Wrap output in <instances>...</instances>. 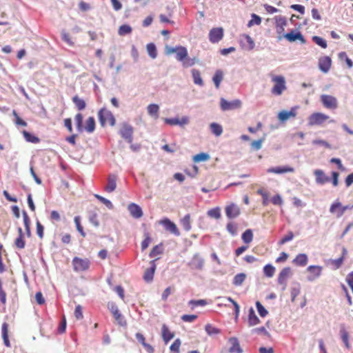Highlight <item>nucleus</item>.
Segmentation results:
<instances>
[{"label": "nucleus", "mask_w": 353, "mask_h": 353, "mask_svg": "<svg viewBox=\"0 0 353 353\" xmlns=\"http://www.w3.org/2000/svg\"><path fill=\"white\" fill-rule=\"evenodd\" d=\"M223 76L221 70H216L212 78L213 82L217 89L220 87V83L223 80Z\"/></svg>", "instance_id": "40"}, {"label": "nucleus", "mask_w": 353, "mask_h": 353, "mask_svg": "<svg viewBox=\"0 0 353 353\" xmlns=\"http://www.w3.org/2000/svg\"><path fill=\"white\" fill-rule=\"evenodd\" d=\"M330 212L336 216L337 218L341 217L344 214L343 205L339 200L333 202L330 207Z\"/></svg>", "instance_id": "13"}, {"label": "nucleus", "mask_w": 353, "mask_h": 353, "mask_svg": "<svg viewBox=\"0 0 353 353\" xmlns=\"http://www.w3.org/2000/svg\"><path fill=\"white\" fill-rule=\"evenodd\" d=\"M323 268L319 265H310L307 268L308 272L307 279L310 281L318 279L322 272Z\"/></svg>", "instance_id": "11"}, {"label": "nucleus", "mask_w": 353, "mask_h": 353, "mask_svg": "<svg viewBox=\"0 0 353 353\" xmlns=\"http://www.w3.org/2000/svg\"><path fill=\"white\" fill-rule=\"evenodd\" d=\"M296 116V108H292L290 111H281L278 114L279 119L284 122L290 118H294Z\"/></svg>", "instance_id": "21"}, {"label": "nucleus", "mask_w": 353, "mask_h": 353, "mask_svg": "<svg viewBox=\"0 0 353 353\" xmlns=\"http://www.w3.org/2000/svg\"><path fill=\"white\" fill-rule=\"evenodd\" d=\"M205 330L209 335L218 334L220 333L219 329L212 326L210 324H207L205 327Z\"/></svg>", "instance_id": "54"}, {"label": "nucleus", "mask_w": 353, "mask_h": 353, "mask_svg": "<svg viewBox=\"0 0 353 353\" xmlns=\"http://www.w3.org/2000/svg\"><path fill=\"white\" fill-rule=\"evenodd\" d=\"M99 119L101 125L104 126L107 124L114 125L115 124V119L112 113L106 108H101L98 113Z\"/></svg>", "instance_id": "3"}, {"label": "nucleus", "mask_w": 353, "mask_h": 353, "mask_svg": "<svg viewBox=\"0 0 353 353\" xmlns=\"http://www.w3.org/2000/svg\"><path fill=\"white\" fill-rule=\"evenodd\" d=\"M307 256L305 254H299L293 260V263L298 266H305L307 263Z\"/></svg>", "instance_id": "28"}, {"label": "nucleus", "mask_w": 353, "mask_h": 353, "mask_svg": "<svg viewBox=\"0 0 353 353\" xmlns=\"http://www.w3.org/2000/svg\"><path fill=\"white\" fill-rule=\"evenodd\" d=\"M248 322L249 326H254L260 323V320L256 315L254 310L252 307H250L249 310Z\"/></svg>", "instance_id": "27"}, {"label": "nucleus", "mask_w": 353, "mask_h": 353, "mask_svg": "<svg viewBox=\"0 0 353 353\" xmlns=\"http://www.w3.org/2000/svg\"><path fill=\"white\" fill-rule=\"evenodd\" d=\"M133 132V128L130 125L123 123L121 127L119 134L123 139L130 143L132 141Z\"/></svg>", "instance_id": "10"}, {"label": "nucleus", "mask_w": 353, "mask_h": 353, "mask_svg": "<svg viewBox=\"0 0 353 353\" xmlns=\"http://www.w3.org/2000/svg\"><path fill=\"white\" fill-rule=\"evenodd\" d=\"M163 253V245L162 244L155 245L150 252V257H154Z\"/></svg>", "instance_id": "50"}, {"label": "nucleus", "mask_w": 353, "mask_h": 353, "mask_svg": "<svg viewBox=\"0 0 353 353\" xmlns=\"http://www.w3.org/2000/svg\"><path fill=\"white\" fill-rule=\"evenodd\" d=\"M272 81L274 86L272 88V93L275 95H281L286 90L285 79L281 75H272Z\"/></svg>", "instance_id": "2"}, {"label": "nucleus", "mask_w": 353, "mask_h": 353, "mask_svg": "<svg viewBox=\"0 0 353 353\" xmlns=\"http://www.w3.org/2000/svg\"><path fill=\"white\" fill-rule=\"evenodd\" d=\"M261 17H259L258 15H256V14H252V19L248 22V27H251L253 25H259V24H261Z\"/></svg>", "instance_id": "55"}, {"label": "nucleus", "mask_w": 353, "mask_h": 353, "mask_svg": "<svg viewBox=\"0 0 353 353\" xmlns=\"http://www.w3.org/2000/svg\"><path fill=\"white\" fill-rule=\"evenodd\" d=\"M74 221V223H75V225L77 227V230H78V232L81 234V235L82 236L85 237V233L84 232L83 228L82 225H81L80 217L78 216H75Z\"/></svg>", "instance_id": "57"}, {"label": "nucleus", "mask_w": 353, "mask_h": 353, "mask_svg": "<svg viewBox=\"0 0 353 353\" xmlns=\"http://www.w3.org/2000/svg\"><path fill=\"white\" fill-rule=\"evenodd\" d=\"M159 110V105L154 103L150 104L147 108L148 114L152 117H154L156 119L158 117Z\"/></svg>", "instance_id": "39"}, {"label": "nucleus", "mask_w": 353, "mask_h": 353, "mask_svg": "<svg viewBox=\"0 0 353 353\" xmlns=\"http://www.w3.org/2000/svg\"><path fill=\"white\" fill-rule=\"evenodd\" d=\"M190 305L192 306V308L197 306H203L206 305V301L205 300H190L188 303Z\"/></svg>", "instance_id": "62"}, {"label": "nucleus", "mask_w": 353, "mask_h": 353, "mask_svg": "<svg viewBox=\"0 0 353 353\" xmlns=\"http://www.w3.org/2000/svg\"><path fill=\"white\" fill-rule=\"evenodd\" d=\"M314 174L316 176V182L318 184L323 185L330 181V178L325 176L323 171L321 170H316Z\"/></svg>", "instance_id": "25"}, {"label": "nucleus", "mask_w": 353, "mask_h": 353, "mask_svg": "<svg viewBox=\"0 0 353 353\" xmlns=\"http://www.w3.org/2000/svg\"><path fill=\"white\" fill-rule=\"evenodd\" d=\"M290 274H291L290 268L288 267V268H283L279 273V276L278 278L279 283H281V284L285 283Z\"/></svg>", "instance_id": "30"}, {"label": "nucleus", "mask_w": 353, "mask_h": 353, "mask_svg": "<svg viewBox=\"0 0 353 353\" xmlns=\"http://www.w3.org/2000/svg\"><path fill=\"white\" fill-rule=\"evenodd\" d=\"M240 43L242 48L248 50H253L255 46L254 40L246 34L241 36Z\"/></svg>", "instance_id": "16"}, {"label": "nucleus", "mask_w": 353, "mask_h": 353, "mask_svg": "<svg viewBox=\"0 0 353 353\" xmlns=\"http://www.w3.org/2000/svg\"><path fill=\"white\" fill-rule=\"evenodd\" d=\"M165 52L167 54L175 53L176 60L181 62L183 68L192 67L199 62V59L196 57L190 58L188 56L187 48L182 46L176 47L167 46L165 48Z\"/></svg>", "instance_id": "1"}, {"label": "nucleus", "mask_w": 353, "mask_h": 353, "mask_svg": "<svg viewBox=\"0 0 353 353\" xmlns=\"http://www.w3.org/2000/svg\"><path fill=\"white\" fill-rule=\"evenodd\" d=\"M223 29L222 28H214L209 32V40L214 43L223 39Z\"/></svg>", "instance_id": "12"}, {"label": "nucleus", "mask_w": 353, "mask_h": 353, "mask_svg": "<svg viewBox=\"0 0 353 353\" xmlns=\"http://www.w3.org/2000/svg\"><path fill=\"white\" fill-rule=\"evenodd\" d=\"M95 129V120L94 117H90L85 123V130L89 133H92Z\"/></svg>", "instance_id": "36"}, {"label": "nucleus", "mask_w": 353, "mask_h": 353, "mask_svg": "<svg viewBox=\"0 0 353 353\" xmlns=\"http://www.w3.org/2000/svg\"><path fill=\"white\" fill-rule=\"evenodd\" d=\"M181 223L183 229L186 231H190L192 228L191 218L190 214H186L181 220Z\"/></svg>", "instance_id": "37"}, {"label": "nucleus", "mask_w": 353, "mask_h": 353, "mask_svg": "<svg viewBox=\"0 0 353 353\" xmlns=\"http://www.w3.org/2000/svg\"><path fill=\"white\" fill-rule=\"evenodd\" d=\"M155 260H152L150 262V268L145 270L144 274H143V279L149 283L151 282L153 280L154 272L156 270V264H155Z\"/></svg>", "instance_id": "19"}, {"label": "nucleus", "mask_w": 353, "mask_h": 353, "mask_svg": "<svg viewBox=\"0 0 353 353\" xmlns=\"http://www.w3.org/2000/svg\"><path fill=\"white\" fill-rule=\"evenodd\" d=\"M267 172L268 173L281 174H285V173H288V172L292 173L294 172V168L291 166H289V165L278 166V167L270 168L267 170Z\"/></svg>", "instance_id": "18"}, {"label": "nucleus", "mask_w": 353, "mask_h": 353, "mask_svg": "<svg viewBox=\"0 0 353 353\" xmlns=\"http://www.w3.org/2000/svg\"><path fill=\"white\" fill-rule=\"evenodd\" d=\"M75 123L77 125V128L79 132H82L83 127V115L81 113H78L76 114L75 118Z\"/></svg>", "instance_id": "49"}, {"label": "nucleus", "mask_w": 353, "mask_h": 353, "mask_svg": "<svg viewBox=\"0 0 353 353\" xmlns=\"http://www.w3.org/2000/svg\"><path fill=\"white\" fill-rule=\"evenodd\" d=\"M256 307L259 315L261 317H265L268 315V310L262 305V304L259 301L256 302Z\"/></svg>", "instance_id": "53"}, {"label": "nucleus", "mask_w": 353, "mask_h": 353, "mask_svg": "<svg viewBox=\"0 0 353 353\" xmlns=\"http://www.w3.org/2000/svg\"><path fill=\"white\" fill-rule=\"evenodd\" d=\"M221 108L223 111L239 109L241 107L242 103L239 99L228 101L224 99H221Z\"/></svg>", "instance_id": "8"}, {"label": "nucleus", "mask_w": 353, "mask_h": 353, "mask_svg": "<svg viewBox=\"0 0 353 353\" xmlns=\"http://www.w3.org/2000/svg\"><path fill=\"white\" fill-rule=\"evenodd\" d=\"M147 52L152 59H155L157 57V52L156 46L153 43L147 44Z\"/></svg>", "instance_id": "41"}, {"label": "nucleus", "mask_w": 353, "mask_h": 353, "mask_svg": "<svg viewBox=\"0 0 353 353\" xmlns=\"http://www.w3.org/2000/svg\"><path fill=\"white\" fill-rule=\"evenodd\" d=\"M23 223L25 226V230L26 234L28 237L31 236V230H30V219L26 211H23Z\"/></svg>", "instance_id": "32"}, {"label": "nucleus", "mask_w": 353, "mask_h": 353, "mask_svg": "<svg viewBox=\"0 0 353 353\" xmlns=\"http://www.w3.org/2000/svg\"><path fill=\"white\" fill-rule=\"evenodd\" d=\"M72 263L75 272H84L89 269L90 261L87 258L75 256L73 258Z\"/></svg>", "instance_id": "4"}, {"label": "nucleus", "mask_w": 353, "mask_h": 353, "mask_svg": "<svg viewBox=\"0 0 353 353\" xmlns=\"http://www.w3.org/2000/svg\"><path fill=\"white\" fill-rule=\"evenodd\" d=\"M191 72H192L194 83L196 85L202 86L203 85V81L201 77V73H200L199 70H198L196 69H192Z\"/></svg>", "instance_id": "34"}, {"label": "nucleus", "mask_w": 353, "mask_h": 353, "mask_svg": "<svg viewBox=\"0 0 353 353\" xmlns=\"http://www.w3.org/2000/svg\"><path fill=\"white\" fill-rule=\"evenodd\" d=\"M229 343L231 346L229 348L230 353H243V349L241 347L240 343L236 337L229 339Z\"/></svg>", "instance_id": "22"}, {"label": "nucleus", "mask_w": 353, "mask_h": 353, "mask_svg": "<svg viewBox=\"0 0 353 353\" xmlns=\"http://www.w3.org/2000/svg\"><path fill=\"white\" fill-rule=\"evenodd\" d=\"M36 227L37 235L41 239H43L44 234V227L39 221H37Z\"/></svg>", "instance_id": "63"}, {"label": "nucleus", "mask_w": 353, "mask_h": 353, "mask_svg": "<svg viewBox=\"0 0 353 353\" xmlns=\"http://www.w3.org/2000/svg\"><path fill=\"white\" fill-rule=\"evenodd\" d=\"M246 275L244 273H239L234 276L233 284L236 286L241 285L245 281Z\"/></svg>", "instance_id": "45"}, {"label": "nucleus", "mask_w": 353, "mask_h": 353, "mask_svg": "<svg viewBox=\"0 0 353 353\" xmlns=\"http://www.w3.org/2000/svg\"><path fill=\"white\" fill-rule=\"evenodd\" d=\"M136 339H137V341L143 345V347H144V349L148 352V353H153L154 350V347L147 343L145 342V336H143V334H142L141 333H137L136 334Z\"/></svg>", "instance_id": "24"}, {"label": "nucleus", "mask_w": 353, "mask_h": 353, "mask_svg": "<svg viewBox=\"0 0 353 353\" xmlns=\"http://www.w3.org/2000/svg\"><path fill=\"white\" fill-rule=\"evenodd\" d=\"M128 210L131 216L135 219H139L143 216V211L141 208L136 203H130L128 206Z\"/></svg>", "instance_id": "20"}, {"label": "nucleus", "mask_w": 353, "mask_h": 353, "mask_svg": "<svg viewBox=\"0 0 353 353\" xmlns=\"http://www.w3.org/2000/svg\"><path fill=\"white\" fill-rule=\"evenodd\" d=\"M227 230L230 232L232 236H234L237 233V226L235 223L232 222H230L227 224L226 226Z\"/></svg>", "instance_id": "60"}, {"label": "nucleus", "mask_w": 353, "mask_h": 353, "mask_svg": "<svg viewBox=\"0 0 353 353\" xmlns=\"http://www.w3.org/2000/svg\"><path fill=\"white\" fill-rule=\"evenodd\" d=\"M204 265L203 259L199 254H195L189 262L188 265L192 270H202Z\"/></svg>", "instance_id": "14"}, {"label": "nucleus", "mask_w": 353, "mask_h": 353, "mask_svg": "<svg viewBox=\"0 0 353 353\" xmlns=\"http://www.w3.org/2000/svg\"><path fill=\"white\" fill-rule=\"evenodd\" d=\"M23 134L26 140L28 142H31L33 143H37L39 142V139L37 137L30 134L27 131H23Z\"/></svg>", "instance_id": "47"}, {"label": "nucleus", "mask_w": 353, "mask_h": 353, "mask_svg": "<svg viewBox=\"0 0 353 353\" xmlns=\"http://www.w3.org/2000/svg\"><path fill=\"white\" fill-rule=\"evenodd\" d=\"M332 65V60L330 57H321L319 59V68L324 73H327Z\"/></svg>", "instance_id": "17"}, {"label": "nucleus", "mask_w": 353, "mask_h": 353, "mask_svg": "<svg viewBox=\"0 0 353 353\" xmlns=\"http://www.w3.org/2000/svg\"><path fill=\"white\" fill-rule=\"evenodd\" d=\"M72 101L78 110H82L85 109L86 106L85 101L79 98L77 95H75L72 97Z\"/></svg>", "instance_id": "35"}, {"label": "nucleus", "mask_w": 353, "mask_h": 353, "mask_svg": "<svg viewBox=\"0 0 353 353\" xmlns=\"http://www.w3.org/2000/svg\"><path fill=\"white\" fill-rule=\"evenodd\" d=\"M320 101L323 107L329 110H336L338 108V100L335 97L329 94H322Z\"/></svg>", "instance_id": "6"}, {"label": "nucleus", "mask_w": 353, "mask_h": 353, "mask_svg": "<svg viewBox=\"0 0 353 353\" xmlns=\"http://www.w3.org/2000/svg\"><path fill=\"white\" fill-rule=\"evenodd\" d=\"M256 193L261 195L263 198L262 203L264 206H267L269 203V194L264 188H260L256 191Z\"/></svg>", "instance_id": "38"}, {"label": "nucleus", "mask_w": 353, "mask_h": 353, "mask_svg": "<svg viewBox=\"0 0 353 353\" xmlns=\"http://www.w3.org/2000/svg\"><path fill=\"white\" fill-rule=\"evenodd\" d=\"M2 338L3 343L6 347H10V343L8 339V324L3 323L1 326Z\"/></svg>", "instance_id": "29"}, {"label": "nucleus", "mask_w": 353, "mask_h": 353, "mask_svg": "<svg viewBox=\"0 0 353 353\" xmlns=\"http://www.w3.org/2000/svg\"><path fill=\"white\" fill-rule=\"evenodd\" d=\"M341 336L343 342L344 343L345 347L347 348H350V343H349V334L346 331V330L343 327L341 328L340 330Z\"/></svg>", "instance_id": "44"}, {"label": "nucleus", "mask_w": 353, "mask_h": 353, "mask_svg": "<svg viewBox=\"0 0 353 353\" xmlns=\"http://www.w3.org/2000/svg\"><path fill=\"white\" fill-rule=\"evenodd\" d=\"M225 212L227 217L232 219L240 215L241 209L236 204L231 203L225 208Z\"/></svg>", "instance_id": "9"}, {"label": "nucleus", "mask_w": 353, "mask_h": 353, "mask_svg": "<svg viewBox=\"0 0 353 353\" xmlns=\"http://www.w3.org/2000/svg\"><path fill=\"white\" fill-rule=\"evenodd\" d=\"M18 237L14 241V245L17 248L23 249L25 248L26 241L23 230L21 228H18Z\"/></svg>", "instance_id": "26"}, {"label": "nucleus", "mask_w": 353, "mask_h": 353, "mask_svg": "<svg viewBox=\"0 0 353 353\" xmlns=\"http://www.w3.org/2000/svg\"><path fill=\"white\" fill-rule=\"evenodd\" d=\"M283 38L286 39L289 42H294L299 41L301 43H305L306 41L301 32L297 30H292L291 32L283 34V36H279L278 39L281 40Z\"/></svg>", "instance_id": "7"}, {"label": "nucleus", "mask_w": 353, "mask_h": 353, "mask_svg": "<svg viewBox=\"0 0 353 353\" xmlns=\"http://www.w3.org/2000/svg\"><path fill=\"white\" fill-rule=\"evenodd\" d=\"M242 240L245 243H250L253 239V233L250 229L246 230L242 234Z\"/></svg>", "instance_id": "42"}, {"label": "nucleus", "mask_w": 353, "mask_h": 353, "mask_svg": "<svg viewBox=\"0 0 353 353\" xmlns=\"http://www.w3.org/2000/svg\"><path fill=\"white\" fill-rule=\"evenodd\" d=\"M312 41L323 48H326L327 46L326 41L319 36H314Z\"/></svg>", "instance_id": "52"}, {"label": "nucleus", "mask_w": 353, "mask_h": 353, "mask_svg": "<svg viewBox=\"0 0 353 353\" xmlns=\"http://www.w3.org/2000/svg\"><path fill=\"white\" fill-rule=\"evenodd\" d=\"M117 188V176L110 174L108 178V183L105 187V190L108 192H112Z\"/></svg>", "instance_id": "23"}, {"label": "nucleus", "mask_w": 353, "mask_h": 353, "mask_svg": "<svg viewBox=\"0 0 353 353\" xmlns=\"http://www.w3.org/2000/svg\"><path fill=\"white\" fill-rule=\"evenodd\" d=\"M181 341L179 339H176L174 343L170 345V349L172 352L179 353V348L181 346Z\"/></svg>", "instance_id": "56"}, {"label": "nucleus", "mask_w": 353, "mask_h": 353, "mask_svg": "<svg viewBox=\"0 0 353 353\" xmlns=\"http://www.w3.org/2000/svg\"><path fill=\"white\" fill-rule=\"evenodd\" d=\"M132 31V28L128 24H123L119 28L118 34L120 36L130 34Z\"/></svg>", "instance_id": "43"}, {"label": "nucleus", "mask_w": 353, "mask_h": 353, "mask_svg": "<svg viewBox=\"0 0 353 353\" xmlns=\"http://www.w3.org/2000/svg\"><path fill=\"white\" fill-rule=\"evenodd\" d=\"M346 254V250L343 249V255L336 259H331L330 261V265L333 267L334 269H339L343 264L344 261L345 254Z\"/></svg>", "instance_id": "33"}, {"label": "nucleus", "mask_w": 353, "mask_h": 353, "mask_svg": "<svg viewBox=\"0 0 353 353\" xmlns=\"http://www.w3.org/2000/svg\"><path fill=\"white\" fill-rule=\"evenodd\" d=\"M207 214L211 218H214L216 219H219L221 218V210L219 207L209 210Z\"/></svg>", "instance_id": "46"}, {"label": "nucleus", "mask_w": 353, "mask_h": 353, "mask_svg": "<svg viewBox=\"0 0 353 353\" xmlns=\"http://www.w3.org/2000/svg\"><path fill=\"white\" fill-rule=\"evenodd\" d=\"M161 224H162L165 229L169 232H170L172 234L179 236L180 232L176 227V224L173 222H172L169 219H164L161 221Z\"/></svg>", "instance_id": "15"}, {"label": "nucleus", "mask_w": 353, "mask_h": 353, "mask_svg": "<svg viewBox=\"0 0 353 353\" xmlns=\"http://www.w3.org/2000/svg\"><path fill=\"white\" fill-rule=\"evenodd\" d=\"M145 239L144 240L141 242V250H145L150 245V243H151V238L150 236V234L149 233H145Z\"/></svg>", "instance_id": "61"}, {"label": "nucleus", "mask_w": 353, "mask_h": 353, "mask_svg": "<svg viewBox=\"0 0 353 353\" xmlns=\"http://www.w3.org/2000/svg\"><path fill=\"white\" fill-rule=\"evenodd\" d=\"M294 236L293 232H292V231H289V232H288V234H287L285 236H283V238L279 241V245H283V244H285V243H287V242H288V241H290L292 240V239H293V238H294Z\"/></svg>", "instance_id": "59"}, {"label": "nucleus", "mask_w": 353, "mask_h": 353, "mask_svg": "<svg viewBox=\"0 0 353 353\" xmlns=\"http://www.w3.org/2000/svg\"><path fill=\"white\" fill-rule=\"evenodd\" d=\"M264 140L265 139L262 138L258 140L253 141L251 143V147L256 150H259V149H261L262 143L264 141Z\"/></svg>", "instance_id": "64"}, {"label": "nucleus", "mask_w": 353, "mask_h": 353, "mask_svg": "<svg viewBox=\"0 0 353 353\" xmlns=\"http://www.w3.org/2000/svg\"><path fill=\"white\" fill-rule=\"evenodd\" d=\"M174 333L171 332L168 326L165 324L162 326V337L165 343L174 337Z\"/></svg>", "instance_id": "31"}, {"label": "nucleus", "mask_w": 353, "mask_h": 353, "mask_svg": "<svg viewBox=\"0 0 353 353\" xmlns=\"http://www.w3.org/2000/svg\"><path fill=\"white\" fill-rule=\"evenodd\" d=\"M329 116L322 112H314L308 117V125L310 126L321 125L328 119Z\"/></svg>", "instance_id": "5"}, {"label": "nucleus", "mask_w": 353, "mask_h": 353, "mask_svg": "<svg viewBox=\"0 0 353 353\" xmlns=\"http://www.w3.org/2000/svg\"><path fill=\"white\" fill-rule=\"evenodd\" d=\"M208 159L209 155L208 154L199 153L194 157L193 160L194 162H200L207 161Z\"/></svg>", "instance_id": "58"}, {"label": "nucleus", "mask_w": 353, "mask_h": 353, "mask_svg": "<svg viewBox=\"0 0 353 353\" xmlns=\"http://www.w3.org/2000/svg\"><path fill=\"white\" fill-rule=\"evenodd\" d=\"M210 129L214 134L220 136L223 132L222 126L218 123H212L210 125Z\"/></svg>", "instance_id": "48"}, {"label": "nucleus", "mask_w": 353, "mask_h": 353, "mask_svg": "<svg viewBox=\"0 0 353 353\" xmlns=\"http://www.w3.org/2000/svg\"><path fill=\"white\" fill-rule=\"evenodd\" d=\"M263 272L266 276L272 277L275 272V268L272 265L268 264L264 266Z\"/></svg>", "instance_id": "51"}]
</instances>
